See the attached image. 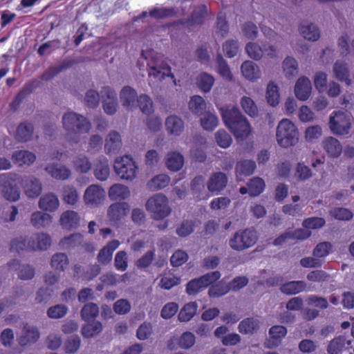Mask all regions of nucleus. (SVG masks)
<instances>
[{"mask_svg": "<svg viewBox=\"0 0 354 354\" xmlns=\"http://www.w3.org/2000/svg\"><path fill=\"white\" fill-rule=\"evenodd\" d=\"M221 113L224 123L236 138L243 140L250 135V125L237 107L221 108Z\"/></svg>", "mask_w": 354, "mask_h": 354, "instance_id": "nucleus-1", "label": "nucleus"}, {"mask_svg": "<svg viewBox=\"0 0 354 354\" xmlns=\"http://www.w3.org/2000/svg\"><path fill=\"white\" fill-rule=\"evenodd\" d=\"M62 123L67 132V140L72 143H78L80 134L88 133L91 129V123L86 118L75 112L65 113Z\"/></svg>", "mask_w": 354, "mask_h": 354, "instance_id": "nucleus-2", "label": "nucleus"}, {"mask_svg": "<svg viewBox=\"0 0 354 354\" xmlns=\"http://www.w3.org/2000/svg\"><path fill=\"white\" fill-rule=\"evenodd\" d=\"M276 137L278 144L287 148L297 143L299 132L293 122L288 119H283L277 126Z\"/></svg>", "mask_w": 354, "mask_h": 354, "instance_id": "nucleus-3", "label": "nucleus"}, {"mask_svg": "<svg viewBox=\"0 0 354 354\" xmlns=\"http://www.w3.org/2000/svg\"><path fill=\"white\" fill-rule=\"evenodd\" d=\"M146 209L156 220L167 217L171 211L167 198L162 194H156L149 198L146 203Z\"/></svg>", "mask_w": 354, "mask_h": 354, "instance_id": "nucleus-4", "label": "nucleus"}, {"mask_svg": "<svg viewBox=\"0 0 354 354\" xmlns=\"http://www.w3.org/2000/svg\"><path fill=\"white\" fill-rule=\"evenodd\" d=\"M257 239L256 232L247 228L236 232L230 239L229 245L234 250L243 251L252 247Z\"/></svg>", "mask_w": 354, "mask_h": 354, "instance_id": "nucleus-5", "label": "nucleus"}, {"mask_svg": "<svg viewBox=\"0 0 354 354\" xmlns=\"http://www.w3.org/2000/svg\"><path fill=\"white\" fill-rule=\"evenodd\" d=\"M333 114L329 120L330 130L339 136L348 134L352 125L351 116L342 111H334Z\"/></svg>", "mask_w": 354, "mask_h": 354, "instance_id": "nucleus-6", "label": "nucleus"}, {"mask_svg": "<svg viewBox=\"0 0 354 354\" xmlns=\"http://www.w3.org/2000/svg\"><path fill=\"white\" fill-rule=\"evenodd\" d=\"M220 277L221 273L219 271H213L198 278L192 279L186 285V292L189 295H195L217 281Z\"/></svg>", "mask_w": 354, "mask_h": 354, "instance_id": "nucleus-7", "label": "nucleus"}, {"mask_svg": "<svg viewBox=\"0 0 354 354\" xmlns=\"http://www.w3.org/2000/svg\"><path fill=\"white\" fill-rule=\"evenodd\" d=\"M17 174L6 173L0 174V187L3 197L10 201H16L19 198L20 192L16 186Z\"/></svg>", "mask_w": 354, "mask_h": 354, "instance_id": "nucleus-8", "label": "nucleus"}, {"mask_svg": "<svg viewBox=\"0 0 354 354\" xmlns=\"http://www.w3.org/2000/svg\"><path fill=\"white\" fill-rule=\"evenodd\" d=\"M130 211L127 202H115L107 209V219L111 226L119 227Z\"/></svg>", "mask_w": 354, "mask_h": 354, "instance_id": "nucleus-9", "label": "nucleus"}, {"mask_svg": "<svg viewBox=\"0 0 354 354\" xmlns=\"http://www.w3.org/2000/svg\"><path fill=\"white\" fill-rule=\"evenodd\" d=\"M114 169L121 178L132 180L136 176L138 167L133 158L126 155L115 160Z\"/></svg>", "mask_w": 354, "mask_h": 354, "instance_id": "nucleus-10", "label": "nucleus"}, {"mask_svg": "<svg viewBox=\"0 0 354 354\" xmlns=\"http://www.w3.org/2000/svg\"><path fill=\"white\" fill-rule=\"evenodd\" d=\"M105 197V190L101 186L93 184L86 189L84 201L87 206L97 207L103 203Z\"/></svg>", "mask_w": 354, "mask_h": 354, "instance_id": "nucleus-11", "label": "nucleus"}, {"mask_svg": "<svg viewBox=\"0 0 354 354\" xmlns=\"http://www.w3.org/2000/svg\"><path fill=\"white\" fill-rule=\"evenodd\" d=\"M103 109L109 115L114 114L117 111L118 98L115 91L110 86H104L101 91Z\"/></svg>", "mask_w": 354, "mask_h": 354, "instance_id": "nucleus-12", "label": "nucleus"}, {"mask_svg": "<svg viewBox=\"0 0 354 354\" xmlns=\"http://www.w3.org/2000/svg\"><path fill=\"white\" fill-rule=\"evenodd\" d=\"M20 184L29 198H36L42 191V185L39 179L33 176H24L21 178Z\"/></svg>", "mask_w": 354, "mask_h": 354, "instance_id": "nucleus-13", "label": "nucleus"}, {"mask_svg": "<svg viewBox=\"0 0 354 354\" xmlns=\"http://www.w3.org/2000/svg\"><path fill=\"white\" fill-rule=\"evenodd\" d=\"M227 183V175L222 171H216L210 176L207 183V187L212 194H218L226 187Z\"/></svg>", "mask_w": 354, "mask_h": 354, "instance_id": "nucleus-14", "label": "nucleus"}, {"mask_svg": "<svg viewBox=\"0 0 354 354\" xmlns=\"http://www.w3.org/2000/svg\"><path fill=\"white\" fill-rule=\"evenodd\" d=\"M287 332V328L283 326L275 325L272 326L269 329L270 338L264 342L265 347L273 348L279 346Z\"/></svg>", "mask_w": 354, "mask_h": 354, "instance_id": "nucleus-15", "label": "nucleus"}, {"mask_svg": "<svg viewBox=\"0 0 354 354\" xmlns=\"http://www.w3.org/2000/svg\"><path fill=\"white\" fill-rule=\"evenodd\" d=\"M148 66H149V77H153L155 79L159 80H164L165 77H169L173 79L176 83L174 75L171 73V67L167 62L162 61L160 64H155L151 66L150 64H149Z\"/></svg>", "mask_w": 354, "mask_h": 354, "instance_id": "nucleus-16", "label": "nucleus"}, {"mask_svg": "<svg viewBox=\"0 0 354 354\" xmlns=\"http://www.w3.org/2000/svg\"><path fill=\"white\" fill-rule=\"evenodd\" d=\"M312 91L310 80L306 77L298 79L295 86V93L297 99L305 101L310 97Z\"/></svg>", "mask_w": 354, "mask_h": 354, "instance_id": "nucleus-17", "label": "nucleus"}, {"mask_svg": "<svg viewBox=\"0 0 354 354\" xmlns=\"http://www.w3.org/2000/svg\"><path fill=\"white\" fill-rule=\"evenodd\" d=\"M45 170L50 176L56 180H65L71 176V171L65 165L58 164H49L45 167Z\"/></svg>", "mask_w": 354, "mask_h": 354, "instance_id": "nucleus-18", "label": "nucleus"}, {"mask_svg": "<svg viewBox=\"0 0 354 354\" xmlns=\"http://www.w3.org/2000/svg\"><path fill=\"white\" fill-rule=\"evenodd\" d=\"M109 174L110 168L107 158L104 156H99L94 166L95 177L100 181H104L108 178Z\"/></svg>", "mask_w": 354, "mask_h": 354, "instance_id": "nucleus-19", "label": "nucleus"}, {"mask_svg": "<svg viewBox=\"0 0 354 354\" xmlns=\"http://www.w3.org/2000/svg\"><path fill=\"white\" fill-rule=\"evenodd\" d=\"M51 245V238L44 233L36 234L29 240L30 250H46Z\"/></svg>", "mask_w": 354, "mask_h": 354, "instance_id": "nucleus-20", "label": "nucleus"}, {"mask_svg": "<svg viewBox=\"0 0 354 354\" xmlns=\"http://www.w3.org/2000/svg\"><path fill=\"white\" fill-rule=\"evenodd\" d=\"M333 70L337 80L345 82L347 85L351 84L350 71L346 63L342 60H337L333 65Z\"/></svg>", "mask_w": 354, "mask_h": 354, "instance_id": "nucleus-21", "label": "nucleus"}, {"mask_svg": "<svg viewBox=\"0 0 354 354\" xmlns=\"http://www.w3.org/2000/svg\"><path fill=\"white\" fill-rule=\"evenodd\" d=\"M80 216L73 210H67L62 213L60 217V224L66 230L75 229L80 223Z\"/></svg>", "mask_w": 354, "mask_h": 354, "instance_id": "nucleus-22", "label": "nucleus"}, {"mask_svg": "<svg viewBox=\"0 0 354 354\" xmlns=\"http://www.w3.org/2000/svg\"><path fill=\"white\" fill-rule=\"evenodd\" d=\"M34 132L33 124L25 121L19 124L15 134V138L20 142H26L31 140Z\"/></svg>", "mask_w": 354, "mask_h": 354, "instance_id": "nucleus-23", "label": "nucleus"}, {"mask_svg": "<svg viewBox=\"0 0 354 354\" xmlns=\"http://www.w3.org/2000/svg\"><path fill=\"white\" fill-rule=\"evenodd\" d=\"M12 160L19 166H30L36 160V155L28 150H18L12 153Z\"/></svg>", "mask_w": 354, "mask_h": 354, "instance_id": "nucleus-24", "label": "nucleus"}, {"mask_svg": "<svg viewBox=\"0 0 354 354\" xmlns=\"http://www.w3.org/2000/svg\"><path fill=\"white\" fill-rule=\"evenodd\" d=\"M121 146L122 140L120 133L115 131H111L105 140L106 152L108 154L116 153L120 149Z\"/></svg>", "mask_w": 354, "mask_h": 354, "instance_id": "nucleus-25", "label": "nucleus"}, {"mask_svg": "<svg viewBox=\"0 0 354 354\" xmlns=\"http://www.w3.org/2000/svg\"><path fill=\"white\" fill-rule=\"evenodd\" d=\"M166 129L170 135L180 136L184 131V122L176 115H169L165 121Z\"/></svg>", "mask_w": 354, "mask_h": 354, "instance_id": "nucleus-26", "label": "nucleus"}, {"mask_svg": "<svg viewBox=\"0 0 354 354\" xmlns=\"http://www.w3.org/2000/svg\"><path fill=\"white\" fill-rule=\"evenodd\" d=\"M241 71L245 78L250 81H255L261 77L259 66L250 60L245 61L242 64Z\"/></svg>", "mask_w": 354, "mask_h": 354, "instance_id": "nucleus-27", "label": "nucleus"}, {"mask_svg": "<svg viewBox=\"0 0 354 354\" xmlns=\"http://www.w3.org/2000/svg\"><path fill=\"white\" fill-rule=\"evenodd\" d=\"M322 147L328 155L333 158H337L342 153V146L337 139L328 137L322 142Z\"/></svg>", "mask_w": 354, "mask_h": 354, "instance_id": "nucleus-28", "label": "nucleus"}, {"mask_svg": "<svg viewBox=\"0 0 354 354\" xmlns=\"http://www.w3.org/2000/svg\"><path fill=\"white\" fill-rule=\"evenodd\" d=\"M59 205V201L56 195L50 193L46 194L40 198L39 201V207L47 212L55 211Z\"/></svg>", "mask_w": 354, "mask_h": 354, "instance_id": "nucleus-29", "label": "nucleus"}, {"mask_svg": "<svg viewBox=\"0 0 354 354\" xmlns=\"http://www.w3.org/2000/svg\"><path fill=\"white\" fill-rule=\"evenodd\" d=\"M39 338V330L35 327L26 324L24 327V334L19 337L18 342L21 346H24L28 344L36 342Z\"/></svg>", "mask_w": 354, "mask_h": 354, "instance_id": "nucleus-30", "label": "nucleus"}, {"mask_svg": "<svg viewBox=\"0 0 354 354\" xmlns=\"http://www.w3.org/2000/svg\"><path fill=\"white\" fill-rule=\"evenodd\" d=\"M207 15V8L205 5H200L196 8L189 18L183 21V24L193 26L194 24H202Z\"/></svg>", "mask_w": 354, "mask_h": 354, "instance_id": "nucleus-31", "label": "nucleus"}, {"mask_svg": "<svg viewBox=\"0 0 354 354\" xmlns=\"http://www.w3.org/2000/svg\"><path fill=\"white\" fill-rule=\"evenodd\" d=\"M306 284L303 281H291L281 284L280 290L285 295H296L303 292Z\"/></svg>", "mask_w": 354, "mask_h": 354, "instance_id": "nucleus-32", "label": "nucleus"}, {"mask_svg": "<svg viewBox=\"0 0 354 354\" xmlns=\"http://www.w3.org/2000/svg\"><path fill=\"white\" fill-rule=\"evenodd\" d=\"M256 169V163L253 160H244L237 162L236 165V174L238 178L242 176L252 175Z\"/></svg>", "mask_w": 354, "mask_h": 354, "instance_id": "nucleus-33", "label": "nucleus"}, {"mask_svg": "<svg viewBox=\"0 0 354 354\" xmlns=\"http://www.w3.org/2000/svg\"><path fill=\"white\" fill-rule=\"evenodd\" d=\"M259 328V321L254 317L243 319L239 324V331L243 335L253 334Z\"/></svg>", "mask_w": 354, "mask_h": 354, "instance_id": "nucleus-34", "label": "nucleus"}, {"mask_svg": "<svg viewBox=\"0 0 354 354\" xmlns=\"http://www.w3.org/2000/svg\"><path fill=\"white\" fill-rule=\"evenodd\" d=\"M184 165V157L178 152H170L167 156L166 165L172 171H179Z\"/></svg>", "mask_w": 354, "mask_h": 354, "instance_id": "nucleus-35", "label": "nucleus"}, {"mask_svg": "<svg viewBox=\"0 0 354 354\" xmlns=\"http://www.w3.org/2000/svg\"><path fill=\"white\" fill-rule=\"evenodd\" d=\"M351 342L346 340V337L339 335L331 340L328 346L327 351L328 354H338L342 349L346 347L348 348L351 346Z\"/></svg>", "mask_w": 354, "mask_h": 354, "instance_id": "nucleus-36", "label": "nucleus"}, {"mask_svg": "<svg viewBox=\"0 0 354 354\" xmlns=\"http://www.w3.org/2000/svg\"><path fill=\"white\" fill-rule=\"evenodd\" d=\"M138 98L137 92L131 86H124L120 92L122 105L127 108L132 107Z\"/></svg>", "mask_w": 354, "mask_h": 354, "instance_id": "nucleus-37", "label": "nucleus"}, {"mask_svg": "<svg viewBox=\"0 0 354 354\" xmlns=\"http://www.w3.org/2000/svg\"><path fill=\"white\" fill-rule=\"evenodd\" d=\"M198 309L196 302L192 301L186 304L178 313V317L180 322H187L192 319L196 315Z\"/></svg>", "mask_w": 354, "mask_h": 354, "instance_id": "nucleus-38", "label": "nucleus"}, {"mask_svg": "<svg viewBox=\"0 0 354 354\" xmlns=\"http://www.w3.org/2000/svg\"><path fill=\"white\" fill-rule=\"evenodd\" d=\"M151 17L156 19H162L176 16V11L174 8L154 7L149 12Z\"/></svg>", "mask_w": 354, "mask_h": 354, "instance_id": "nucleus-39", "label": "nucleus"}, {"mask_svg": "<svg viewBox=\"0 0 354 354\" xmlns=\"http://www.w3.org/2000/svg\"><path fill=\"white\" fill-rule=\"evenodd\" d=\"M170 182V178L166 174H159L151 179L147 187L150 191L155 192L166 187Z\"/></svg>", "mask_w": 354, "mask_h": 354, "instance_id": "nucleus-40", "label": "nucleus"}, {"mask_svg": "<svg viewBox=\"0 0 354 354\" xmlns=\"http://www.w3.org/2000/svg\"><path fill=\"white\" fill-rule=\"evenodd\" d=\"M73 163L75 170L80 174L88 173L92 167V164L88 157L82 154L77 156Z\"/></svg>", "mask_w": 354, "mask_h": 354, "instance_id": "nucleus-41", "label": "nucleus"}, {"mask_svg": "<svg viewBox=\"0 0 354 354\" xmlns=\"http://www.w3.org/2000/svg\"><path fill=\"white\" fill-rule=\"evenodd\" d=\"M68 263V256L62 252L56 253L51 258L50 265L55 271H64Z\"/></svg>", "mask_w": 354, "mask_h": 354, "instance_id": "nucleus-42", "label": "nucleus"}, {"mask_svg": "<svg viewBox=\"0 0 354 354\" xmlns=\"http://www.w3.org/2000/svg\"><path fill=\"white\" fill-rule=\"evenodd\" d=\"M30 221L36 228L44 227L52 222V216L47 213L36 212L32 214Z\"/></svg>", "mask_w": 354, "mask_h": 354, "instance_id": "nucleus-43", "label": "nucleus"}, {"mask_svg": "<svg viewBox=\"0 0 354 354\" xmlns=\"http://www.w3.org/2000/svg\"><path fill=\"white\" fill-rule=\"evenodd\" d=\"M129 190L127 186L121 184H114L109 191V197L112 200H124L129 196Z\"/></svg>", "mask_w": 354, "mask_h": 354, "instance_id": "nucleus-44", "label": "nucleus"}, {"mask_svg": "<svg viewBox=\"0 0 354 354\" xmlns=\"http://www.w3.org/2000/svg\"><path fill=\"white\" fill-rule=\"evenodd\" d=\"M299 31L302 36L309 41H317L320 37L318 28L312 23L308 25H301Z\"/></svg>", "mask_w": 354, "mask_h": 354, "instance_id": "nucleus-45", "label": "nucleus"}, {"mask_svg": "<svg viewBox=\"0 0 354 354\" xmlns=\"http://www.w3.org/2000/svg\"><path fill=\"white\" fill-rule=\"evenodd\" d=\"M249 187V194L250 196H257L264 190L266 184L264 180L259 177L251 178L247 184Z\"/></svg>", "mask_w": 354, "mask_h": 354, "instance_id": "nucleus-46", "label": "nucleus"}, {"mask_svg": "<svg viewBox=\"0 0 354 354\" xmlns=\"http://www.w3.org/2000/svg\"><path fill=\"white\" fill-rule=\"evenodd\" d=\"M84 241L83 236L80 233L72 234L61 240L62 245L66 249L80 247L82 245Z\"/></svg>", "mask_w": 354, "mask_h": 354, "instance_id": "nucleus-47", "label": "nucleus"}, {"mask_svg": "<svg viewBox=\"0 0 354 354\" xmlns=\"http://www.w3.org/2000/svg\"><path fill=\"white\" fill-rule=\"evenodd\" d=\"M217 71L219 75L225 80L231 81L233 76L226 61L221 54L216 57Z\"/></svg>", "mask_w": 354, "mask_h": 354, "instance_id": "nucleus-48", "label": "nucleus"}, {"mask_svg": "<svg viewBox=\"0 0 354 354\" xmlns=\"http://www.w3.org/2000/svg\"><path fill=\"white\" fill-rule=\"evenodd\" d=\"M279 91L278 86L273 82H270L267 86L266 91V100L268 103L272 106H275L279 102Z\"/></svg>", "mask_w": 354, "mask_h": 354, "instance_id": "nucleus-49", "label": "nucleus"}, {"mask_svg": "<svg viewBox=\"0 0 354 354\" xmlns=\"http://www.w3.org/2000/svg\"><path fill=\"white\" fill-rule=\"evenodd\" d=\"M214 83V78L212 75L202 73L197 77V84L198 88L203 92H209Z\"/></svg>", "mask_w": 354, "mask_h": 354, "instance_id": "nucleus-50", "label": "nucleus"}, {"mask_svg": "<svg viewBox=\"0 0 354 354\" xmlns=\"http://www.w3.org/2000/svg\"><path fill=\"white\" fill-rule=\"evenodd\" d=\"M283 68L286 77H292L298 73L297 60L294 57H287L283 62Z\"/></svg>", "mask_w": 354, "mask_h": 354, "instance_id": "nucleus-51", "label": "nucleus"}, {"mask_svg": "<svg viewBox=\"0 0 354 354\" xmlns=\"http://www.w3.org/2000/svg\"><path fill=\"white\" fill-rule=\"evenodd\" d=\"M99 314V308L96 304H86L81 310V316L84 321L95 319Z\"/></svg>", "mask_w": 354, "mask_h": 354, "instance_id": "nucleus-52", "label": "nucleus"}, {"mask_svg": "<svg viewBox=\"0 0 354 354\" xmlns=\"http://www.w3.org/2000/svg\"><path fill=\"white\" fill-rule=\"evenodd\" d=\"M102 330V325L100 322H93L85 324L82 328V334L86 338H91L99 334Z\"/></svg>", "mask_w": 354, "mask_h": 354, "instance_id": "nucleus-53", "label": "nucleus"}, {"mask_svg": "<svg viewBox=\"0 0 354 354\" xmlns=\"http://www.w3.org/2000/svg\"><path fill=\"white\" fill-rule=\"evenodd\" d=\"M189 108L194 114L202 115L206 108V103L202 97L194 95L190 99Z\"/></svg>", "mask_w": 354, "mask_h": 354, "instance_id": "nucleus-54", "label": "nucleus"}, {"mask_svg": "<svg viewBox=\"0 0 354 354\" xmlns=\"http://www.w3.org/2000/svg\"><path fill=\"white\" fill-rule=\"evenodd\" d=\"M201 123L204 129L213 131L217 127L218 120L216 115L205 112L201 118Z\"/></svg>", "mask_w": 354, "mask_h": 354, "instance_id": "nucleus-55", "label": "nucleus"}, {"mask_svg": "<svg viewBox=\"0 0 354 354\" xmlns=\"http://www.w3.org/2000/svg\"><path fill=\"white\" fill-rule=\"evenodd\" d=\"M140 111L149 115L153 112V102L149 96L146 94L140 95L136 100Z\"/></svg>", "mask_w": 354, "mask_h": 354, "instance_id": "nucleus-56", "label": "nucleus"}, {"mask_svg": "<svg viewBox=\"0 0 354 354\" xmlns=\"http://www.w3.org/2000/svg\"><path fill=\"white\" fill-rule=\"evenodd\" d=\"M79 196L77 189L72 185H66L63 188V200L69 205H75L78 201Z\"/></svg>", "mask_w": 354, "mask_h": 354, "instance_id": "nucleus-57", "label": "nucleus"}, {"mask_svg": "<svg viewBox=\"0 0 354 354\" xmlns=\"http://www.w3.org/2000/svg\"><path fill=\"white\" fill-rule=\"evenodd\" d=\"M180 283V278L173 274L164 275L160 281V286L165 290H170Z\"/></svg>", "mask_w": 354, "mask_h": 354, "instance_id": "nucleus-58", "label": "nucleus"}, {"mask_svg": "<svg viewBox=\"0 0 354 354\" xmlns=\"http://www.w3.org/2000/svg\"><path fill=\"white\" fill-rule=\"evenodd\" d=\"M191 189L193 195L198 200H201V193L205 189L204 178L203 176H196L193 178L191 183Z\"/></svg>", "mask_w": 354, "mask_h": 354, "instance_id": "nucleus-59", "label": "nucleus"}, {"mask_svg": "<svg viewBox=\"0 0 354 354\" xmlns=\"http://www.w3.org/2000/svg\"><path fill=\"white\" fill-rule=\"evenodd\" d=\"M241 104L244 111L250 116L254 117L257 115V106L250 97L245 96L242 97Z\"/></svg>", "mask_w": 354, "mask_h": 354, "instance_id": "nucleus-60", "label": "nucleus"}, {"mask_svg": "<svg viewBox=\"0 0 354 354\" xmlns=\"http://www.w3.org/2000/svg\"><path fill=\"white\" fill-rule=\"evenodd\" d=\"M245 50L248 56L254 60L261 59L264 53L263 48H261L258 44L253 42L247 44Z\"/></svg>", "mask_w": 354, "mask_h": 354, "instance_id": "nucleus-61", "label": "nucleus"}, {"mask_svg": "<svg viewBox=\"0 0 354 354\" xmlns=\"http://www.w3.org/2000/svg\"><path fill=\"white\" fill-rule=\"evenodd\" d=\"M332 250L330 243L324 241L318 243L313 250V254L315 257L322 258L328 256Z\"/></svg>", "mask_w": 354, "mask_h": 354, "instance_id": "nucleus-62", "label": "nucleus"}, {"mask_svg": "<svg viewBox=\"0 0 354 354\" xmlns=\"http://www.w3.org/2000/svg\"><path fill=\"white\" fill-rule=\"evenodd\" d=\"M81 339L79 336H71L64 343V351L66 353H74L80 348Z\"/></svg>", "mask_w": 354, "mask_h": 354, "instance_id": "nucleus-63", "label": "nucleus"}, {"mask_svg": "<svg viewBox=\"0 0 354 354\" xmlns=\"http://www.w3.org/2000/svg\"><path fill=\"white\" fill-rule=\"evenodd\" d=\"M68 311V308L64 304H57L48 309L47 315L50 318L59 319L64 317Z\"/></svg>", "mask_w": 354, "mask_h": 354, "instance_id": "nucleus-64", "label": "nucleus"}]
</instances>
